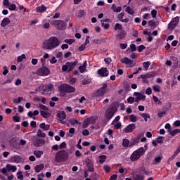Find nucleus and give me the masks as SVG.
<instances>
[{"mask_svg":"<svg viewBox=\"0 0 180 180\" xmlns=\"http://www.w3.org/2000/svg\"><path fill=\"white\" fill-rule=\"evenodd\" d=\"M60 46V39L56 37H51L44 41V49L45 50H54Z\"/></svg>","mask_w":180,"mask_h":180,"instance_id":"nucleus-1","label":"nucleus"},{"mask_svg":"<svg viewBox=\"0 0 180 180\" xmlns=\"http://www.w3.org/2000/svg\"><path fill=\"white\" fill-rule=\"evenodd\" d=\"M60 91V96L63 98L67 96V94H71L72 92H75L76 89L75 87L68 84H63L59 86Z\"/></svg>","mask_w":180,"mask_h":180,"instance_id":"nucleus-2","label":"nucleus"},{"mask_svg":"<svg viewBox=\"0 0 180 180\" xmlns=\"http://www.w3.org/2000/svg\"><path fill=\"white\" fill-rule=\"evenodd\" d=\"M117 112V107L115 103H112L105 112V117L108 122L115 116V113Z\"/></svg>","mask_w":180,"mask_h":180,"instance_id":"nucleus-3","label":"nucleus"},{"mask_svg":"<svg viewBox=\"0 0 180 180\" xmlns=\"http://www.w3.org/2000/svg\"><path fill=\"white\" fill-rule=\"evenodd\" d=\"M70 154H68V152L65 151V150H61L56 153L55 161L56 162H64V161L68 160Z\"/></svg>","mask_w":180,"mask_h":180,"instance_id":"nucleus-4","label":"nucleus"},{"mask_svg":"<svg viewBox=\"0 0 180 180\" xmlns=\"http://www.w3.org/2000/svg\"><path fill=\"white\" fill-rule=\"evenodd\" d=\"M143 154H146V149L141 147L132 153L130 156V160L132 161V162L134 161H138V160H140V158L143 157Z\"/></svg>","mask_w":180,"mask_h":180,"instance_id":"nucleus-5","label":"nucleus"},{"mask_svg":"<svg viewBox=\"0 0 180 180\" xmlns=\"http://www.w3.org/2000/svg\"><path fill=\"white\" fill-rule=\"evenodd\" d=\"M77 64H78V60L66 62L65 65L62 66V71L64 72H71L75 67H77Z\"/></svg>","mask_w":180,"mask_h":180,"instance_id":"nucleus-6","label":"nucleus"},{"mask_svg":"<svg viewBox=\"0 0 180 180\" xmlns=\"http://www.w3.org/2000/svg\"><path fill=\"white\" fill-rule=\"evenodd\" d=\"M53 85L50 84L46 86L41 85L39 87V91L42 95H50L53 91Z\"/></svg>","mask_w":180,"mask_h":180,"instance_id":"nucleus-7","label":"nucleus"},{"mask_svg":"<svg viewBox=\"0 0 180 180\" xmlns=\"http://www.w3.org/2000/svg\"><path fill=\"white\" fill-rule=\"evenodd\" d=\"M106 88H108V84L103 83L101 88L93 93V98H100L106 94Z\"/></svg>","mask_w":180,"mask_h":180,"instance_id":"nucleus-8","label":"nucleus"},{"mask_svg":"<svg viewBox=\"0 0 180 180\" xmlns=\"http://www.w3.org/2000/svg\"><path fill=\"white\" fill-rule=\"evenodd\" d=\"M53 25L57 30H65L67 29V22L63 20H55Z\"/></svg>","mask_w":180,"mask_h":180,"instance_id":"nucleus-9","label":"nucleus"},{"mask_svg":"<svg viewBox=\"0 0 180 180\" xmlns=\"http://www.w3.org/2000/svg\"><path fill=\"white\" fill-rule=\"evenodd\" d=\"M96 120H98V118L96 117H87L84 122L82 124L83 129H86L89 124H95L96 123Z\"/></svg>","mask_w":180,"mask_h":180,"instance_id":"nucleus-10","label":"nucleus"},{"mask_svg":"<svg viewBox=\"0 0 180 180\" xmlns=\"http://www.w3.org/2000/svg\"><path fill=\"white\" fill-rule=\"evenodd\" d=\"M179 23V17L176 16L172 19L171 22L168 24V30H174Z\"/></svg>","mask_w":180,"mask_h":180,"instance_id":"nucleus-11","label":"nucleus"},{"mask_svg":"<svg viewBox=\"0 0 180 180\" xmlns=\"http://www.w3.org/2000/svg\"><path fill=\"white\" fill-rule=\"evenodd\" d=\"M37 74L41 77H46L50 74V69L46 66H42L37 70Z\"/></svg>","mask_w":180,"mask_h":180,"instance_id":"nucleus-12","label":"nucleus"},{"mask_svg":"<svg viewBox=\"0 0 180 180\" xmlns=\"http://www.w3.org/2000/svg\"><path fill=\"white\" fill-rule=\"evenodd\" d=\"M144 136L143 133H141L137 136V137L134 138L130 142L129 147H133V146H136V144H139L140 143V139Z\"/></svg>","mask_w":180,"mask_h":180,"instance_id":"nucleus-13","label":"nucleus"},{"mask_svg":"<svg viewBox=\"0 0 180 180\" xmlns=\"http://www.w3.org/2000/svg\"><path fill=\"white\" fill-rule=\"evenodd\" d=\"M97 74L100 77H108L109 75V70L106 68H101L97 70Z\"/></svg>","mask_w":180,"mask_h":180,"instance_id":"nucleus-14","label":"nucleus"},{"mask_svg":"<svg viewBox=\"0 0 180 180\" xmlns=\"http://www.w3.org/2000/svg\"><path fill=\"white\" fill-rule=\"evenodd\" d=\"M134 130H136V124H129L124 129L123 131L124 133H133Z\"/></svg>","mask_w":180,"mask_h":180,"instance_id":"nucleus-15","label":"nucleus"},{"mask_svg":"<svg viewBox=\"0 0 180 180\" xmlns=\"http://www.w3.org/2000/svg\"><path fill=\"white\" fill-rule=\"evenodd\" d=\"M155 75V72H149L145 75H141L139 78H141L142 79H147V78H154Z\"/></svg>","mask_w":180,"mask_h":180,"instance_id":"nucleus-16","label":"nucleus"},{"mask_svg":"<svg viewBox=\"0 0 180 180\" xmlns=\"http://www.w3.org/2000/svg\"><path fill=\"white\" fill-rule=\"evenodd\" d=\"M56 116L59 119L60 122H63V120H65V119L67 118V114L64 110L58 112Z\"/></svg>","mask_w":180,"mask_h":180,"instance_id":"nucleus-17","label":"nucleus"},{"mask_svg":"<svg viewBox=\"0 0 180 180\" xmlns=\"http://www.w3.org/2000/svg\"><path fill=\"white\" fill-rule=\"evenodd\" d=\"M36 11L37 13H43V12H46V11H47V7H46L44 4H41L36 8Z\"/></svg>","mask_w":180,"mask_h":180,"instance_id":"nucleus-18","label":"nucleus"},{"mask_svg":"<svg viewBox=\"0 0 180 180\" xmlns=\"http://www.w3.org/2000/svg\"><path fill=\"white\" fill-rule=\"evenodd\" d=\"M131 175L134 180H144V176L143 174H139L133 172Z\"/></svg>","mask_w":180,"mask_h":180,"instance_id":"nucleus-19","label":"nucleus"},{"mask_svg":"<svg viewBox=\"0 0 180 180\" xmlns=\"http://www.w3.org/2000/svg\"><path fill=\"white\" fill-rule=\"evenodd\" d=\"M44 143L45 141L43 139H36L34 142V146L35 147H41Z\"/></svg>","mask_w":180,"mask_h":180,"instance_id":"nucleus-20","label":"nucleus"},{"mask_svg":"<svg viewBox=\"0 0 180 180\" xmlns=\"http://www.w3.org/2000/svg\"><path fill=\"white\" fill-rule=\"evenodd\" d=\"M9 23H11V20L9 18H4L1 21V27H6Z\"/></svg>","mask_w":180,"mask_h":180,"instance_id":"nucleus-21","label":"nucleus"},{"mask_svg":"<svg viewBox=\"0 0 180 180\" xmlns=\"http://www.w3.org/2000/svg\"><path fill=\"white\" fill-rule=\"evenodd\" d=\"M134 96H136V98H138V99L139 101H145L146 100V96H144L139 92H134Z\"/></svg>","mask_w":180,"mask_h":180,"instance_id":"nucleus-22","label":"nucleus"},{"mask_svg":"<svg viewBox=\"0 0 180 180\" xmlns=\"http://www.w3.org/2000/svg\"><path fill=\"white\" fill-rule=\"evenodd\" d=\"M40 129L44 130V131H47V130H50V124H46V123L42 122L39 124Z\"/></svg>","mask_w":180,"mask_h":180,"instance_id":"nucleus-23","label":"nucleus"},{"mask_svg":"<svg viewBox=\"0 0 180 180\" xmlns=\"http://www.w3.org/2000/svg\"><path fill=\"white\" fill-rule=\"evenodd\" d=\"M40 129L44 130V131H47V130H50V124H46V123L42 122L39 124Z\"/></svg>","mask_w":180,"mask_h":180,"instance_id":"nucleus-24","label":"nucleus"},{"mask_svg":"<svg viewBox=\"0 0 180 180\" xmlns=\"http://www.w3.org/2000/svg\"><path fill=\"white\" fill-rule=\"evenodd\" d=\"M6 167L8 171H11L12 172H15L16 169H18V168H16V166H13L11 164H7Z\"/></svg>","mask_w":180,"mask_h":180,"instance_id":"nucleus-25","label":"nucleus"},{"mask_svg":"<svg viewBox=\"0 0 180 180\" xmlns=\"http://www.w3.org/2000/svg\"><path fill=\"white\" fill-rule=\"evenodd\" d=\"M43 169H44V164H40L39 165L35 166L34 167V170L37 172H40V171H43Z\"/></svg>","mask_w":180,"mask_h":180,"instance_id":"nucleus-26","label":"nucleus"},{"mask_svg":"<svg viewBox=\"0 0 180 180\" xmlns=\"http://www.w3.org/2000/svg\"><path fill=\"white\" fill-rule=\"evenodd\" d=\"M139 115L144 119L145 122H147V119H151V116H150V114L147 112H145V113L139 112Z\"/></svg>","mask_w":180,"mask_h":180,"instance_id":"nucleus-27","label":"nucleus"},{"mask_svg":"<svg viewBox=\"0 0 180 180\" xmlns=\"http://www.w3.org/2000/svg\"><path fill=\"white\" fill-rule=\"evenodd\" d=\"M111 9L113 10V12H117V13L119 12H122V7L120 6H116V4H112Z\"/></svg>","mask_w":180,"mask_h":180,"instance_id":"nucleus-28","label":"nucleus"},{"mask_svg":"<svg viewBox=\"0 0 180 180\" xmlns=\"http://www.w3.org/2000/svg\"><path fill=\"white\" fill-rule=\"evenodd\" d=\"M40 115L44 119H49V117H50V113L44 110H40Z\"/></svg>","mask_w":180,"mask_h":180,"instance_id":"nucleus-29","label":"nucleus"},{"mask_svg":"<svg viewBox=\"0 0 180 180\" xmlns=\"http://www.w3.org/2000/svg\"><path fill=\"white\" fill-rule=\"evenodd\" d=\"M169 131V134L170 136H175L176 134H178V133H180V129H175L173 130H167Z\"/></svg>","mask_w":180,"mask_h":180,"instance_id":"nucleus-30","label":"nucleus"},{"mask_svg":"<svg viewBox=\"0 0 180 180\" xmlns=\"http://www.w3.org/2000/svg\"><path fill=\"white\" fill-rule=\"evenodd\" d=\"M13 161L14 162H16V164H19V162H20V161H22V158L19 155H14L13 157Z\"/></svg>","mask_w":180,"mask_h":180,"instance_id":"nucleus-31","label":"nucleus"},{"mask_svg":"<svg viewBox=\"0 0 180 180\" xmlns=\"http://www.w3.org/2000/svg\"><path fill=\"white\" fill-rule=\"evenodd\" d=\"M37 136L38 137H41L42 139H44V137H46V133L43 132L41 129H38L37 132Z\"/></svg>","mask_w":180,"mask_h":180,"instance_id":"nucleus-32","label":"nucleus"},{"mask_svg":"<svg viewBox=\"0 0 180 180\" xmlns=\"http://www.w3.org/2000/svg\"><path fill=\"white\" fill-rule=\"evenodd\" d=\"M117 36L120 39V40H123V39H124V37L126 36V32L121 31L117 34Z\"/></svg>","mask_w":180,"mask_h":180,"instance_id":"nucleus-33","label":"nucleus"},{"mask_svg":"<svg viewBox=\"0 0 180 180\" xmlns=\"http://www.w3.org/2000/svg\"><path fill=\"white\" fill-rule=\"evenodd\" d=\"M121 63H122L123 64H130V63H131V60L127 57H125L124 58H122L120 60Z\"/></svg>","mask_w":180,"mask_h":180,"instance_id":"nucleus-34","label":"nucleus"},{"mask_svg":"<svg viewBox=\"0 0 180 180\" xmlns=\"http://www.w3.org/2000/svg\"><path fill=\"white\" fill-rule=\"evenodd\" d=\"M150 65H151V63L150 61L143 63V67L145 69V71H147L148 70Z\"/></svg>","mask_w":180,"mask_h":180,"instance_id":"nucleus-35","label":"nucleus"},{"mask_svg":"<svg viewBox=\"0 0 180 180\" xmlns=\"http://www.w3.org/2000/svg\"><path fill=\"white\" fill-rule=\"evenodd\" d=\"M122 146L125 148L130 147V141L129 139H124L122 141Z\"/></svg>","mask_w":180,"mask_h":180,"instance_id":"nucleus-36","label":"nucleus"},{"mask_svg":"<svg viewBox=\"0 0 180 180\" xmlns=\"http://www.w3.org/2000/svg\"><path fill=\"white\" fill-rule=\"evenodd\" d=\"M34 154L37 157V158H40L41 157V155H43V151H41V150H34Z\"/></svg>","mask_w":180,"mask_h":180,"instance_id":"nucleus-37","label":"nucleus"},{"mask_svg":"<svg viewBox=\"0 0 180 180\" xmlns=\"http://www.w3.org/2000/svg\"><path fill=\"white\" fill-rule=\"evenodd\" d=\"M98 158H99V162H100V164H103V162H105V161H106L107 157H106V155H100V156L98 157Z\"/></svg>","mask_w":180,"mask_h":180,"instance_id":"nucleus-38","label":"nucleus"},{"mask_svg":"<svg viewBox=\"0 0 180 180\" xmlns=\"http://www.w3.org/2000/svg\"><path fill=\"white\" fill-rule=\"evenodd\" d=\"M125 12L129 13V15H134V10H133L130 6H127L125 9Z\"/></svg>","mask_w":180,"mask_h":180,"instance_id":"nucleus-39","label":"nucleus"},{"mask_svg":"<svg viewBox=\"0 0 180 180\" xmlns=\"http://www.w3.org/2000/svg\"><path fill=\"white\" fill-rule=\"evenodd\" d=\"M162 160V157H161V156H158V157L155 158L154 164L155 165L160 164V162H161Z\"/></svg>","mask_w":180,"mask_h":180,"instance_id":"nucleus-40","label":"nucleus"},{"mask_svg":"<svg viewBox=\"0 0 180 180\" xmlns=\"http://www.w3.org/2000/svg\"><path fill=\"white\" fill-rule=\"evenodd\" d=\"M123 29V26L122 24L116 23L114 27V30H122Z\"/></svg>","mask_w":180,"mask_h":180,"instance_id":"nucleus-41","label":"nucleus"},{"mask_svg":"<svg viewBox=\"0 0 180 180\" xmlns=\"http://www.w3.org/2000/svg\"><path fill=\"white\" fill-rule=\"evenodd\" d=\"M25 58H26V55L22 54L21 56H20L17 58V61H18V63H22V61H23V60H25Z\"/></svg>","mask_w":180,"mask_h":180,"instance_id":"nucleus-42","label":"nucleus"},{"mask_svg":"<svg viewBox=\"0 0 180 180\" xmlns=\"http://www.w3.org/2000/svg\"><path fill=\"white\" fill-rule=\"evenodd\" d=\"M129 120L130 122H131L132 123H136V122H137V117H136V115H131L129 117Z\"/></svg>","mask_w":180,"mask_h":180,"instance_id":"nucleus-43","label":"nucleus"},{"mask_svg":"<svg viewBox=\"0 0 180 180\" xmlns=\"http://www.w3.org/2000/svg\"><path fill=\"white\" fill-rule=\"evenodd\" d=\"M153 89L155 92H160L161 91V88L158 84L153 86Z\"/></svg>","mask_w":180,"mask_h":180,"instance_id":"nucleus-44","label":"nucleus"},{"mask_svg":"<svg viewBox=\"0 0 180 180\" xmlns=\"http://www.w3.org/2000/svg\"><path fill=\"white\" fill-rule=\"evenodd\" d=\"M65 43H67V44H72V43H75V39H65L64 40Z\"/></svg>","mask_w":180,"mask_h":180,"instance_id":"nucleus-45","label":"nucleus"},{"mask_svg":"<svg viewBox=\"0 0 180 180\" xmlns=\"http://www.w3.org/2000/svg\"><path fill=\"white\" fill-rule=\"evenodd\" d=\"M148 25L150 26L151 27H156V22H155L154 20H149V21L148 22Z\"/></svg>","mask_w":180,"mask_h":180,"instance_id":"nucleus-46","label":"nucleus"},{"mask_svg":"<svg viewBox=\"0 0 180 180\" xmlns=\"http://www.w3.org/2000/svg\"><path fill=\"white\" fill-rule=\"evenodd\" d=\"M23 101V97H18V99H13V103H20Z\"/></svg>","mask_w":180,"mask_h":180,"instance_id":"nucleus-47","label":"nucleus"},{"mask_svg":"<svg viewBox=\"0 0 180 180\" xmlns=\"http://www.w3.org/2000/svg\"><path fill=\"white\" fill-rule=\"evenodd\" d=\"M76 82H77V78L71 77L69 79V84H70V85H73V84H75Z\"/></svg>","mask_w":180,"mask_h":180,"instance_id":"nucleus-48","label":"nucleus"},{"mask_svg":"<svg viewBox=\"0 0 180 180\" xmlns=\"http://www.w3.org/2000/svg\"><path fill=\"white\" fill-rule=\"evenodd\" d=\"M137 50L139 53H142L143 50H146V46L144 45H140L138 46Z\"/></svg>","mask_w":180,"mask_h":180,"instance_id":"nucleus-49","label":"nucleus"},{"mask_svg":"<svg viewBox=\"0 0 180 180\" xmlns=\"http://www.w3.org/2000/svg\"><path fill=\"white\" fill-rule=\"evenodd\" d=\"M101 26H102V27H103L105 30H108V29H109L110 25H109V23L102 22V23H101Z\"/></svg>","mask_w":180,"mask_h":180,"instance_id":"nucleus-50","label":"nucleus"},{"mask_svg":"<svg viewBox=\"0 0 180 180\" xmlns=\"http://www.w3.org/2000/svg\"><path fill=\"white\" fill-rule=\"evenodd\" d=\"M13 120L15 123H19V122H20V117H19L18 115H15L13 117Z\"/></svg>","mask_w":180,"mask_h":180,"instance_id":"nucleus-51","label":"nucleus"},{"mask_svg":"<svg viewBox=\"0 0 180 180\" xmlns=\"http://www.w3.org/2000/svg\"><path fill=\"white\" fill-rule=\"evenodd\" d=\"M8 9L9 11H16V4H9Z\"/></svg>","mask_w":180,"mask_h":180,"instance_id":"nucleus-52","label":"nucleus"},{"mask_svg":"<svg viewBox=\"0 0 180 180\" xmlns=\"http://www.w3.org/2000/svg\"><path fill=\"white\" fill-rule=\"evenodd\" d=\"M67 148V143L65 142H62L59 145V150H63V148Z\"/></svg>","mask_w":180,"mask_h":180,"instance_id":"nucleus-53","label":"nucleus"},{"mask_svg":"<svg viewBox=\"0 0 180 180\" xmlns=\"http://www.w3.org/2000/svg\"><path fill=\"white\" fill-rule=\"evenodd\" d=\"M127 101L128 103H130L131 105V103H134V97L129 96Z\"/></svg>","mask_w":180,"mask_h":180,"instance_id":"nucleus-54","label":"nucleus"},{"mask_svg":"<svg viewBox=\"0 0 180 180\" xmlns=\"http://www.w3.org/2000/svg\"><path fill=\"white\" fill-rule=\"evenodd\" d=\"M162 139H164L163 136H158L157 139H156V141L157 143H158L159 144H161L164 142V140H162Z\"/></svg>","mask_w":180,"mask_h":180,"instance_id":"nucleus-55","label":"nucleus"},{"mask_svg":"<svg viewBox=\"0 0 180 180\" xmlns=\"http://www.w3.org/2000/svg\"><path fill=\"white\" fill-rule=\"evenodd\" d=\"M140 169H141V172H143V174H145V175H148L150 174V172L146 170V167H140Z\"/></svg>","mask_w":180,"mask_h":180,"instance_id":"nucleus-56","label":"nucleus"},{"mask_svg":"<svg viewBox=\"0 0 180 180\" xmlns=\"http://www.w3.org/2000/svg\"><path fill=\"white\" fill-rule=\"evenodd\" d=\"M86 15V13L84 10H79V16L80 18H82L83 16H85Z\"/></svg>","mask_w":180,"mask_h":180,"instance_id":"nucleus-57","label":"nucleus"},{"mask_svg":"<svg viewBox=\"0 0 180 180\" xmlns=\"http://www.w3.org/2000/svg\"><path fill=\"white\" fill-rule=\"evenodd\" d=\"M39 108L41 109L42 110H49V108L47 106L43 105V104H39Z\"/></svg>","mask_w":180,"mask_h":180,"instance_id":"nucleus-58","label":"nucleus"},{"mask_svg":"<svg viewBox=\"0 0 180 180\" xmlns=\"http://www.w3.org/2000/svg\"><path fill=\"white\" fill-rule=\"evenodd\" d=\"M123 18H124V13H121L118 14V15H117L118 20H120L121 22V20L123 19Z\"/></svg>","mask_w":180,"mask_h":180,"instance_id":"nucleus-59","label":"nucleus"},{"mask_svg":"<svg viewBox=\"0 0 180 180\" xmlns=\"http://www.w3.org/2000/svg\"><path fill=\"white\" fill-rule=\"evenodd\" d=\"M70 124L74 126V124H78V121L77 120V119H72L70 120Z\"/></svg>","mask_w":180,"mask_h":180,"instance_id":"nucleus-60","label":"nucleus"},{"mask_svg":"<svg viewBox=\"0 0 180 180\" xmlns=\"http://www.w3.org/2000/svg\"><path fill=\"white\" fill-rule=\"evenodd\" d=\"M130 49L132 52H134V51H136V50H137V48L136 47V44H131L130 45Z\"/></svg>","mask_w":180,"mask_h":180,"instance_id":"nucleus-61","label":"nucleus"},{"mask_svg":"<svg viewBox=\"0 0 180 180\" xmlns=\"http://www.w3.org/2000/svg\"><path fill=\"white\" fill-rule=\"evenodd\" d=\"M164 115H167V112L165 111H162V112H158V117H162V116H164Z\"/></svg>","mask_w":180,"mask_h":180,"instance_id":"nucleus-62","label":"nucleus"},{"mask_svg":"<svg viewBox=\"0 0 180 180\" xmlns=\"http://www.w3.org/2000/svg\"><path fill=\"white\" fill-rule=\"evenodd\" d=\"M171 60L174 62V64L178 65V58L175 56H172Z\"/></svg>","mask_w":180,"mask_h":180,"instance_id":"nucleus-63","label":"nucleus"},{"mask_svg":"<svg viewBox=\"0 0 180 180\" xmlns=\"http://www.w3.org/2000/svg\"><path fill=\"white\" fill-rule=\"evenodd\" d=\"M173 125L174 126V127H179L180 126V121L179 120H176L174 122Z\"/></svg>","mask_w":180,"mask_h":180,"instance_id":"nucleus-64","label":"nucleus"}]
</instances>
